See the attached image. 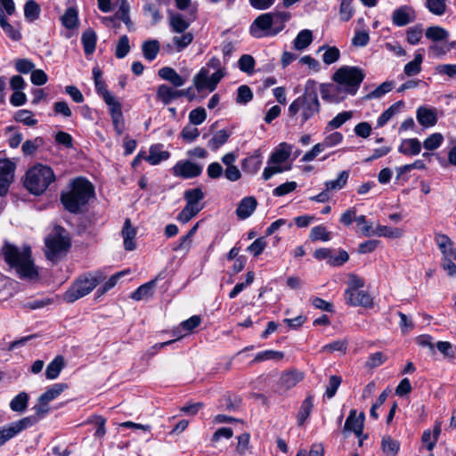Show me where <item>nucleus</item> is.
<instances>
[{
	"label": "nucleus",
	"instance_id": "nucleus-1",
	"mask_svg": "<svg viewBox=\"0 0 456 456\" xmlns=\"http://www.w3.org/2000/svg\"><path fill=\"white\" fill-rule=\"evenodd\" d=\"M95 197L94 186L85 177L73 179L66 191L61 194L64 208L73 214L87 211L89 202Z\"/></svg>",
	"mask_w": 456,
	"mask_h": 456
},
{
	"label": "nucleus",
	"instance_id": "nucleus-2",
	"mask_svg": "<svg viewBox=\"0 0 456 456\" xmlns=\"http://www.w3.org/2000/svg\"><path fill=\"white\" fill-rule=\"evenodd\" d=\"M5 262L13 268L20 279L37 280L39 276L38 270L32 258L31 248L24 245L21 248L5 242L2 248Z\"/></svg>",
	"mask_w": 456,
	"mask_h": 456
},
{
	"label": "nucleus",
	"instance_id": "nucleus-3",
	"mask_svg": "<svg viewBox=\"0 0 456 456\" xmlns=\"http://www.w3.org/2000/svg\"><path fill=\"white\" fill-rule=\"evenodd\" d=\"M321 104L318 99L316 83L309 79L305 84V92L295 99L288 109V116L291 120H298L303 126L307 120L320 112Z\"/></svg>",
	"mask_w": 456,
	"mask_h": 456
},
{
	"label": "nucleus",
	"instance_id": "nucleus-4",
	"mask_svg": "<svg viewBox=\"0 0 456 456\" xmlns=\"http://www.w3.org/2000/svg\"><path fill=\"white\" fill-rule=\"evenodd\" d=\"M105 279L106 275L100 270L80 276L65 291L63 294V300L67 303H74L79 298L88 295Z\"/></svg>",
	"mask_w": 456,
	"mask_h": 456
},
{
	"label": "nucleus",
	"instance_id": "nucleus-5",
	"mask_svg": "<svg viewBox=\"0 0 456 456\" xmlns=\"http://www.w3.org/2000/svg\"><path fill=\"white\" fill-rule=\"evenodd\" d=\"M54 180L55 175L50 167L37 164L27 171L24 186L32 194L40 195Z\"/></svg>",
	"mask_w": 456,
	"mask_h": 456
},
{
	"label": "nucleus",
	"instance_id": "nucleus-6",
	"mask_svg": "<svg viewBox=\"0 0 456 456\" xmlns=\"http://www.w3.org/2000/svg\"><path fill=\"white\" fill-rule=\"evenodd\" d=\"M365 77L362 69L355 66H342L332 76V79L346 95H354Z\"/></svg>",
	"mask_w": 456,
	"mask_h": 456
},
{
	"label": "nucleus",
	"instance_id": "nucleus-7",
	"mask_svg": "<svg viewBox=\"0 0 456 456\" xmlns=\"http://www.w3.org/2000/svg\"><path fill=\"white\" fill-rule=\"evenodd\" d=\"M58 231L45 238V256L53 265L63 259L72 246L71 238Z\"/></svg>",
	"mask_w": 456,
	"mask_h": 456
},
{
	"label": "nucleus",
	"instance_id": "nucleus-8",
	"mask_svg": "<svg viewBox=\"0 0 456 456\" xmlns=\"http://www.w3.org/2000/svg\"><path fill=\"white\" fill-rule=\"evenodd\" d=\"M292 145L282 142L270 156L267 161V167L264 169L262 178L265 181L269 180L276 174H281L291 168V166L283 167L282 165L289 159L291 155Z\"/></svg>",
	"mask_w": 456,
	"mask_h": 456
},
{
	"label": "nucleus",
	"instance_id": "nucleus-9",
	"mask_svg": "<svg viewBox=\"0 0 456 456\" xmlns=\"http://www.w3.org/2000/svg\"><path fill=\"white\" fill-rule=\"evenodd\" d=\"M183 199L186 205L179 213L178 219L182 224H186L203 208L201 200L204 199V192L200 188L189 189L183 192Z\"/></svg>",
	"mask_w": 456,
	"mask_h": 456
},
{
	"label": "nucleus",
	"instance_id": "nucleus-10",
	"mask_svg": "<svg viewBox=\"0 0 456 456\" xmlns=\"http://www.w3.org/2000/svg\"><path fill=\"white\" fill-rule=\"evenodd\" d=\"M68 388L66 383H55L47 387L37 399V403L34 406V411L41 417H45L49 411V403L56 399L64 390Z\"/></svg>",
	"mask_w": 456,
	"mask_h": 456
},
{
	"label": "nucleus",
	"instance_id": "nucleus-11",
	"mask_svg": "<svg viewBox=\"0 0 456 456\" xmlns=\"http://www.w3.org/2000/svg\"><path fill=\"white\" fill-rule=\"evenodd\" d=\"M225 74V70H219L209 77L208 69L203 67L193 77L194 86L199 92L204 89L213 92Z\"/></svg>",
	"mask_w": 456,
	"mask_h": 456
},
{
	"label": "nucleus",
	"instance_id": "nucleus-12",
	"mask_svg": "<svg viewBox=\"0 0 456 456\" xmlns=\"http://www.w3.org/2000/svg\"><path fill=\"white\" fill-rule=\"evenodd\" d=\"M273 29L274 26L269 12L262 13L257 16L249 28L251 36L256 38L276 36L277 34H270Z\"/></svg>",
	"mask_w": 456,
	"mask_h": 456
},
{
	"label": "nucleus",
	"instance_id": "nucleus-13",
	"mask_svg": "<svg viewBox=\"0 0 456 456\" xmlns=\"http://www.w3.org/2000/svg\"><path fill=\"white\" fill-rule=\"evenodd\" d=\"M203 167L201 165L191 160H179L172 167L171 172L174 176L183 179H192L200 176Z\"/></svg>",
	"mask_w": 456,
	"mask_h": 456
},
{
	"label": "nucleus",
	"instance_id": "nucleus-14",
	"mask_svg": "<svg viewBox=\"0 0 456 456\" xmlns=\"http://www.w3.org/2000/svg\"><path fill=\"white\" fill-rule=\"evenodd\" d=\"M391 20L395 26L404 27L416 20V12L411 5H401L393 11Z\"/></svg>",
	"mask_w": 456,
	"mask_h": 456
},
{
	"label": "nucleus",
	"instance_id": "nucleus-15",
	"mask_svg": "<svg viewBox=\"0 0 456 456\" xmlns=\"http://www.w3.org/2000/svg\"><path fill=\"white\" fill-rule=\"evenodd\" d=\"M15 165L8 159H0V196L6 193L14 176Z\"/></svg>",
	"mask_w": 456,
	"mask_h": 456
},
{
	"label": "nucleus",
	"instance_id": "nucleus-16",
	"mask_svg": "<svg viewBox=\"0 0 456 456\" xmlns=\"http://www.w3.org/2000/svg\"><path fill=\"white\" fill-rule=\"evenodd\" d=\"M365 415L361 412L359 416H356V410H351L349 415L344 425V432L353 431L356 436L361 437L363 432Z\"/></svg>",
	"mask_w": 456,
	"mask_h": 456
},
{
	"label": "nucleus",
	"instance_id": "nucleus-17",
	"mask_svg": "<svg viewBox=\"0 0 456 456\" xmlns=\"http://www.w3.org/2000/svg\"><path fill=\"white\" fill-rule=\"evenodd\" d=\"M314 220H315V217L311 216H300L291 220L280 218L273 222L269 228H281V226L291 228L294 225H297L298 228H304L312 225Z\"/></svg>",
	"mask_w": 456,
	"mask_h": 456
},
{
	"label": "nucleus",
	"instance_id": "nucleus-18",
	"mask_svg": "<svg viewBox=\"0 0 456 456\" xmlns=\"http://www.w3.org/2000/svg\"><path fill=\"white\" fill-rule=\"evenodd\" d=\"M416 118L423 127H432L437 123V110L435 108L420 106L416 110Z\"/></svg>",
	"mask_w": 456,
	"mask_h": 456
},
{
	"label": "nucleus",
	"instance_id": "nucleus-19",
	"mask_svg": "<svg viewBox=\"0 0 456 456\" xmlns=\"http://www.w3.org/2000/svg\"><path fill=\"white\" fill-rule=\"evenodd\" d=\"M322 98L328 102L338 103L346 97L340 87L333 84H322L320 87Z\"/></svg>",
	"mask_w": 456,
	"mask_h": 456
},
{
	"label": "nucleus",
	"instance_id": "nucleus-20",
	"mask_svg": "<svg viewBox=\"0 0 456 456\" xmlns=\"http://www.w3.org/2000/svg\"><path fill=\"white\" fill-rule=\"evenodd\" d=\"M346 304L352 306L369 307L372 305V297L364 290H356L354 293L344 295Z\"/></svg>",
	"mask_w": 456,
	"mask_h": 456
},
{
	"label": "nucleus",
	"instance_id": "nucleus-21",
	"mask_svg": "<svg viewBox=\"0 0 456 456\" xmlns=\"http://www.w3.org/2000/svg\"><path fill=\"white\" fill-rule=\"evenodd\" d=\"M304 379V374L301 371L293 370L281 374L279 379L278 386L281 389L287 391L294 387Z\"/></svg>",
	"mask_w": 456,
	"mask_h": 456
},
{
	"label": "nucleus",
	"instance_id": "nucleus-22",
	"mask_svg": "<svg viewBox=\"0 0 456 456\" xmlns=\"http://www.w3.org/2000/svg\"><path fill=\"white\" fill-rule=\"evenodd\" d=\"M422 144L418 138H407L401 141L398 152L404 156H417L420 153Z\"/></svg>",
	"mask_w": 456,
	"mask_h": 456
},
{
	"label": "nucleus",
	"instance_id": "nucleus-23",
	"mask_svg": "<svg viewBox=\"0 0 456 456\" xmlns=\"http://www.w3.org/2000/svg\"><path fill=\"white\" fill-rule=\"evenodd\" d=\"M158 75L164 80L168 81L175 87L183 86L186 82V77L179 75L175 69L171 67H163L159 69Z\"/></svg>",
	"mask_w": 456,
	"mask_h": 456
},
{
	"label": "nucleus",
	"instance_id": "nucleus-24",
	"mask_svg": "<svg viewBox=\"0 0 456 456\" xmlns=\"http://www.w3.org/2000/svg\"><path fill=\"white\" fill-rule=\"evenodd\" d=\"M156 98L164 105H168L174 100L178 99L177 89L167 84L159 85L157 88Z\"/></svg>",
	"mask_w": 456,
	"mask_h": 456
},
{
	"label": "nucleus",
	"instance_id": "nucleus-25",
	"mask_svg": "<svg viewBox=\"0 0 456 456\" xmlns=\"http://www.w3.org/2000/svg\"><path fill=\"white\" fill-rule=\"evenodd\" d=\"M163 144L157 143L150 147L149 155L146 158V161L152 166L159 165L161 161L167 160L170 157V153L167 151H163Z\"/></svg>",
	"mask_w": 456,
	"mask_h": 456
},
{
	"label": "nucleus",
	"instance_id": "nucleus-26",
	"mask_svg": "<svg viewBox=\"0 0 456 456\" xmlns=\"http://www.w3.org/2000/svg\"><path fill=\"white\" fill-rule=\"evenodd\" d=\"M262 166V154L259 150L256 151L253 155L247 157L242 161V169L245 173L255 175L258 172Z\"/></svg>",
	"mask_w": 456,
	"mask_h": 456
},
{
	"label": "nucleus",
	"instance_id": "nucleus-27",
	"mask_svg": "<svg viewBox=\"0 0 456 456\" xmlns=\"http://www.w3.org/2000/svg\"><path fill=\"white\" fill-rule=\"evenodd\" d=\"M256 200L253 197H247L244 198L239 204L236 213L237 216L241 218L245 219L248 217L256 209Z\"/></svg>",
	"mask_w": 456,
	"mask_h": 456
},
{
	"label": "nucleus",
	"instance_id": "nucleus-28",
	"mask_svg": "<svg viewBox=\"0 0 456 456\" xmlns=\"http://www.w3.org/2000/svg\"><path fill=\"white\" fill-rule=\"evenodd\" d=\"M65 366L64 358L62 355H57L47 365L45 370V377L47 379H55L59 377L61 371Z\"/></svg>",
	"mask_w": 456,
	"mask_h": 456
},
{
	"label": "nucleus",
	"instance_id": "nucleus-29",
	"mask_svg": "<svg viewBox=\"0 0 456 456\" xmlns=\"http://www.w3.org/2000/svg\"><path fill=\"white\" fill-rule=\"evenodd\" d=\"M191 20H185L181 13H170L169 15V25L175 33H183L190 27Z\"/></svg>",
	"mask_w": 456,
	"mask_h": 456
},
{
	"label": "nucleus",
	"instance_id": "nucleus-30",
	"mask_svg": "<svg viewBox=\"0 0 456 456\" xmlns=\"http://www.w3.org/2000/svg\"><path fill=\"white\" fill-rule=\"evenodd\" d=\"M97 37L94 30L87 29L83 32L81 37V43L83 45L86 55H91L95 51Z\"/></svg>",
	"mask_w": 456,
	"mask_h": 456
},
{
	"label": "nucleus",
	"instance_id": "nucleus-31",
	"mask_svg": "<svg viewBox=\"0 0 456 456\" xmlns=\"http://www.w3.org/2000/svg\"><path fill=\"white\" fill-rule=\"evenodd\" d=\"M274 29L270 34H279L285 28V23L290 19V13L288 12H271Z\"/></svg>",
	"mask_w": 456,
	"mask_h": 456
},
{
	"label": "nucleus",
	"instance_id": "nucleus-32",
	"mask_svg": "<svg viewBox=\"0 0 456 456\" xmlns=\"http://www.w3.org/2000/svg\"><path fill=\"white\" fill-rule=\"evenodd\" d=\"M159 49V42L156 39L144 41L142 45L143 57L149 61H152L156 59Z\"/></svg>",
	"mask_w": 456,
	"mask_h": 456
},
{
	"label": "nucleus",
	"instance_id": "nucleus-33",
	"mask_svg": "<svg viewBox=\"0 0 456 456\" xmlns=\"http://www.w3.org/2000/svg\"><path fill=\"white\" fill-rule=\"evenodd\" d=\"M62 25L68 29L78 27V12L76 8L69 7L61 18Z\"/></svg>",
	"mask_w": 456,
	"mask_h": 456
},
{
	"label": "nucleus",
	"instance_id": "nucleus-34",
	"mask_svg": "<svg viewBox=\"0 0 456 456\" xmlns=\"http://www.w3.org/2000/svg\"><path fill=\"white\" fill-rule=\"evenodd\" d=\"M156 285V280H152L138 287L131 295L134 300L140 301L148 298L152 295V290Z\"/></svg>",
	"mask_w": 456,
	"mask_h": 456
},
{
	"label": "nucleus",
	"instance_id": "nucleus-35",
	"mask_svg": "<svg viewBox=\"0 0 456 456\" xmlns=\"http://www.w3.org/2000/svg\"><path fill=\"white\" fill-rule=\"evenodd\" d=\"M314 407V398L308 395L303 402L297 413L298 425L302 426L309 417Z\"/></svg>",
	"mask_w": 456,
	"mask_h": 456
},
{
	"label": "nucleus",
	"instance_id": "nucleus-36",
	"mask_svg": "<svg viewBox=\"0 0 456 456\" xmlns=\"http://www.w3.org/2000/svg\"><path fill=\"white\" fill-rule=\"evenodd\" d=\"M423 55L420 53H416L413 61L408 62L403 69V72L408 77L418 75L421 71V63Z\"/></svg>",
	"mask_w": 456,
	"mask_h": 456
},
{
	"label": "nucleus",
	"instance_id": "nucleus-37",
	"mask_svg": "<svg viewBox=\"0 0 456 456\" xmlns=\"http://www.w3.org/2000/svg\"><path fill=\"white\" fill-rule=\"evenodd\" d=\"M230 136V132L224 129L219 130L208 141V145L211 150L216 151L226 143Z\"/></svg>",
	"mask_w": 456,
	"mask_h": 456
},
{
	"label": "nucleus",
	"instance_id": "nucleus-38",
	"mask_svg": "<svg viewBox=\"0 0 456 456\" xmlns=\"http://www.w3.org/2000/svg\"><path fill=\"white\" fill-rule=\"evenodd\" d=\"M363 235L367 237H385L390 240L403 236V230H362Z\"/></svg>",
	"mask_w": 456,
	"mask_h": 456
},
{
	"label": "nucleus",
	"instance_id": "nucleus-39",
	"mask_svg": "<svg viewBox=\"0 0 456 456\" xmlns=\"http://www.w3.org/2000/svg\"><path fill=\"white\" fill-rule=\"evenodd\" d=\"M313 41V34L309 29L301 30L294 39V47L297 50H304Z\"/></svg>",
	"mask_w": 456,
	"mask_h": 456
},
{
	"label": "nucleus",
	"instance_id": "nucleus-40",
	"mask_svg": "<svg viewBox=\"0 0 456 456\" xmlns=\"http://www.w3.org/2000/svg\"><path fill=\"white\" fill-rule=\"evenodd\" d=\"M120 235L126 250L133 251L136 248L137 230H121Z\"/></svg>",
	"mask_w": 456,
	"mask_h": 456
},
{
	"label": "nucleus",
	"instance_id": "nucleus-41",
	"mask_svg": "<svg viewBox=\"0 0 456 456\" xmlns=\"http://www.w3.org/2000/svg\"><path fill=\"white\" fill-rule=\"evenodd\" d=\"M28 403V395L26 392L18 394L10 403V408L16 412H23Z\"/></svg>",
	"mask_w": 456,
	"mask_h": 456
},
{
	"label": "nucleus",
	"instance_id": "nucleus-42",
	"mask_svg": "<svg viewBox=\"0 0 456 456\" xmlns=\"http://www.w3.org/2000/svg\"><path fill=\"white\" fill-rule=\"evenodd\" d=\"M40 6L34 0H28L24 5V16L28 21H34L39 18Z\"/></svg>",
	"mask_w": 456,
	"mask_h": 456
},
{
	"label": "nucleus",
	"instance_id": "nucleus-43",
	"mask_svg": "<svg viewBox=\"0 0 456 456\" xmlns=\"http://www.w3.org/2000/svg\"><path fill=\"white\" fill-rule=\"evenodd\" d=\"M381 446L383 452L387 456H396L400 449L399 442L392 439L390 436H385L382 438Z\"/></svg>",
	"mask_w": 456,
	"mask_h": 456
},
{
	"label": "nucleus",
	"instance_id": "nucleus-44",
	"mask_svg": "<svg viewBox=\"0 0 456 456\" xmlns=\"http://www.w3.org/2000/svg\"><path fill=\"white\" fill-rule=\"evenodd\" d=\"M426 8L434 15L441 16L446 12V0H426Z\"/></svg>",
	"mask_w": 456,
	"mask_h": 456
},
{
	"label": "nucleus",
	"instance_id": "nucleus-45",
	"mask_svg": "<svg viewBox=\"0 0 456 456\" xmlns=\"http://www.w3.org/2000/svg\"><path fill=\"white\" fill-rule=\"evenodd\" d=\"M425 36L432 41H442L448 37V31L439 26H432L427 28Z\"/></svg>",
	"mask_w": 456,
	"mask_h": 456
},
{
	"label": "nucleus",
	"instance_id": "nucleus-46",
	"mask_svg": "<svg viewBox=\"0 0 456 456\" xmlns=\"http://www.w3.org/2000/svg\"><path fill=\"white\" fill-rule=\"evenodd\" d=\"M349 177V173L347 171H342L338 174V176L336 180L327 181L325 183L327 191H334L342 189L346 184Z\"/></svg>",
	"mask_w": 456,
	"mask_h": 456
},
{
	"label": "nucleus",
	"instance_id": "nucleus-47",
	"mask_svg": "<svg viewBox=\"0 0 456 456\" xmlns=\"http://www.w3.org/2000/svg\"><path fill=\"white\" fill-rule=\"evenodd\" d=\"M403 102L402 101L397 102L391 105L387 110L383 111V113L379 117L377 120V126L382 127L384 126L395 114L399 106H403Z\"/></svg>",
	"mask_w": 456,
	"mask_h": 456
},
{
	"label": "nucleus",
	"instance_id": "nucleus-48",
	"mask_svg": "<svg viewBox=\"0 0 456 456\" xmlns=\"http://www.w3.org/2000/svg\"><path fill=\"white\" fill-rule=\"evenodd\" d=\"M436 240L440 251L444 256H451L452 254L453 242L448 236L444 234H437Z\"/></svg>",
	"mask_w": 456,
	"mask_h": 456
},
{
	"label": "nucleus",
	"instance_id": "nucleus-49",
	"mask_svg": "<svg viewBox=\"0 0 456 456\" xmlns=\"http://www.w3.org/2000/svg\"><path fill=\"white\" fill-rule=\"evenodd\" d=\"M444 142V136L440 133H434L428 136L423 142V147L428 151L438 149Z\"/></svg>",
	"mask_w": 456,
	"mask_h": 456
},
{
	"label": "nucleus",
	"instance_id": "nucleus-50",
	"mask_svg": "<svg viewBox=\"0 0 456 456\" xmlns=\"http://www.w3.org/2000/svg\"><path fill=\"white\" fill-rule=\"evenodd\" d=\"M437 349L444 358L454 359L456 355V347L448 341H438L436 345Z\"/></svg>",
	"mask_w": 456,
	"mask_h": 456
},
{
	"label": "nucleus",
	"instance_id": "nucleus-51",
	"mask_svg": "<svg viewBox=\"0 0 456 456\" xmlns=\"http://www.w3.org/2000/svg\"><path fill=\"white\" fill-rule=\"evenodd\" d=\"M14 119L18 122H21L26 126H35L37 120L34 118V114L28 110H20L15 113Z\"/></svg>",
	"mask_w": 456,
	"mask_h": 456
},
{
	"label": "nucleus",
	"instance_id": "nucleus-52",
	"mask_svg": "<svg viewBox=\"0 0 456 456\" xmlns=\"http://www.w3.org/2000/svg\"><path fill=\"white\" fill-rule=\"evenodd\" d=\"M125 273H126V272L123 271V272L117 273L113 274L112 276H110V279L101 288H99L97 289L95 295L97 297H101V296L104 295L107 291H109L110 289H111L112 288L115 287L118 279L123 277L125 275Z\"/></svg>",
	"mask_w": 456,
	"mask_h": 456
},
{
	"label": "nucleus",
	"instance_id": "nucleus-53",
	"mask_svg": "<svg viewBox=\"0 0 456 456\" xmlns=\"http://www.w3.org/2000/svg\"><path fill=\"white\" fill-rule=\"evenodd\" d=\"M130 51L128 37L124 35L119 37L116 46L115 55L118 59L125 58Z\"/></svg>",
	"mask_w": 456,
	"mask_h": 456
},
{
	"label": "nucleus",
	"instance_id": "nucleus-54",
	"mask_svg": "<svg viewBox=\"0 0 456 456\" xmlns=\"http://www.w3.org/2000/svg\"><path fill=\"white\" fill-rule=\"evenodd\" d=\"M103 100L109 107L110 115L115 114L116 112H122V107L120 102L109 91H105L103 93Z\"/></svg>",
	"mask_w": 456,
	"mask_h": 456
},
{
	"label": "nucleus",
	"instance_id": "nucleus-55",
	"mask_svg": "<svg viewBox=\"0 0 456 456\" xmlns=\"http://www.w3.org/2000/svg\"><path fill=\"white\" fill-rule=\"evenodd\" d=\"M256 61L249 54H243L240 56L238 66L239 69L248 74H252L254 71Z\"/></svg>",
	"mask_w": 456,
	"mask_h": 456
},
{
	"label": "nucleus",
	"instance_id": "nucleus-56",
	"mask_svg": "<svg viewBox=\"0 0 456 456\" xmlns=\"http://www.w3.org/2000/svg\"><path fill=\"white\" fill-rule=\"evenodd\" d=\"M393 89V82L386 81L379 85L376 89L369 93L366 99H378L385 95Z\"/></svg>",
	"mask_w": 456,
	"mask_h": 456
},
{
	"label": "nucleus",
	"instance_id": "nucleus-57",
	"mask_svg": "<svg viewBox=\"0 0 456 456\" xmlns=\"http://www.w3.org/2000/svg\"><path fill=\"white\" fill-rule=\"evenodd\" d=\"M238 444L236 446V452L240 456H245L249 451V433H243L237 436Z\"/></svg>",
	"mask_w": 456,
	"mask_h": 456
},
{
	"label": "nucleus",
	"instance_id": "nucleus-58",
	"mask_svg": "<svg viewBox=\"0 0 456 456\" xmlns=\"http://www.w3.org/2000/svg\"><path fill=\"white\" fill-rule=\"evenodd\" d=\"M199 135L200 130L191 124L185 126L180 134L181 138L186 142H192Z\"/></svg>",
	"mask_w": 456,
	"mask_h": 456
},
{
	"label": "nucleus",
	"instance_id": "nucleus-59",
	"mask_svg": "<svg viewBox=\"0 0 456 456\" xmlns=\"http://www.w3.org/2000/svg\"><path fill=\"white\" fill-rule=\"evenodd\" d=\"M195 232H196V230H189L188 233L186 235L183 236L180 239V240L174 245L173 250L174 251H181V250L187 251L191 247V244L192 242V238L195 234Z\"/></svg>",
	"mask_w": 456,
	"mask_h": 456
},
{
	"label": "nucleus",
	"instance_id": "nucleus-60",
	"mask_svg": "<svg viewBox=\"0 0 456 456\" xmlns=\"http://www.w3.org/2000/svg\"><path fill=\"white\" fill-rule=\"evenodd\" d=\"M347 286L348 288L345 290L344 295L354 293L356 290H361V289L364 287V281L355 274H350Z\"/></svg>",
	"mask_w": 456,
	"mask_h": 456
},
{
	"label": "nucleus",
	"instance_id": "nucleus-61",
	"mask_svg": "<svg viewBox=\"0 0 456 456\" xmlns=\"http://www.w3.org/2000/svg\"><path fill=\"white\" fill-rule=\"evenodd\" d=\"M207 118L206 110L202 107L192 110L189 114L190 124L199 126L202 124Z\"/></svg>",
	"mask_w": 456,
	"mask_h": 456
},
{
	"label": "nucleus",
	"instance_id": "nucleus-62",
	"mask_svg": "<svg viewBox=\"0 0 456 456\" xmlns=\"http://www.w3.org/2000/svg\"><path fill=\"white\" fill-rule=\"evenodd\" d=\"M253 98V93L249 86L243 85L239 86L237 90L236 102L240 104H247Z\"/></svg>",
	"mask_w": 456,
	"mask_h": 456
},
{
	"label": "nucleus",
	"instance_id": "nucleus-63",
	"mask_svg": "<svg viewBox=\"0 0 456 456\" xmlns=\"http://www.w3.org/2000/svg\"><path fill=\"white\" fill-rule=\"evenodd\" d=\"M407 42L412 45H417L422 37L421 25H415L407 29Z\"/></svg>",
	"mask_w": 456,
	"mask_h": 456
},
{
	"label": "nucleus",
	"instance_id": "nucleus-64",
	"mask_svg": "<svg viewBox=\"0 0 456 456\" xmlns=\"http://www.w3.org/2000/svg\"><path fill=\"white\" fill-rule=\"evenodd\" d=\"M352 117H353L352 111L340 112L328 123V127L332 128V129L338 128L343 124H345L347 120H349Z\"/></svg>",
	"mask_w": 456,
	"mask_h": 456
}]
</instances>
